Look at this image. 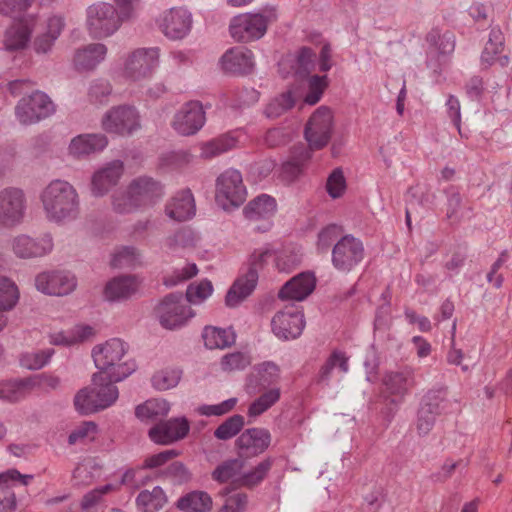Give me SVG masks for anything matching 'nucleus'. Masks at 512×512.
I'll return each instance as SVG.
<instances>
[{"label": "nucleus", "instance_id": "22", "mask_svg": "<svg viewBox=\"0 0 512 512\" xmlns=\"http://www.w3.org/2000/svg\"><path fill=\"white\" fill-rule=\"evenodd\" d=\"M220 64L225 73L248 75L255 67L254 54L246 47H233L222 55Z\"/></svg>", "mask_w": 512, "mask_h": 512}, {"label": "nucleus", "instance_id": "30", "mask_svg": "<svg viewBox=\"0 0 512 512\" xmlns=\"http://www.w3.org/2000/svg\"><path fill=\"white\" fill-rule=\"evenodd\" d=\"M137 287L134 276L115 277L106 284L104 297L110 302L126 300L136 292Z\"/></svg>", "mask_w": 512, "mask_h": 512}, {"label": "nucleus", "instance_id": "14", "mask_svg": "<svg viewBox=\"0 0 512 512\" xmlns=\"http://www.w3.org/2000/svg\"><path fill=\"white\" fill-rule=\"evenodd\" d=\"M272 332L281 340L298 338L305 327L304 315L294 305L286 306L277 312L271 321Z\"/></svg>", "mask_w": 512, "mask_h": 512}, {"label": "nucleus", "instance_id": "17", "mask_svg": "<svg viewBox=\"0 0 512 512\" xmlns=\"http://www.w3.org/2000/svg\"><path fill=\"white\" fill-rule=\"evenodd\" d=\"M205 121L202 104L198 101H190L175 114L172 126L178 134L190 136L196 134L203 127Z\"/></svg>", "mask_w": 512, "mask_h": 512}, {"label": "nucleus", "instance_id": "7", "mask_svg": "<svg viewBox=\"0 0 512 512\" xmlns=\"http://www.w3.org/2000/svg\"><path fill=\"white\" fill-rule=\"evenodd\" d=\"M274 20H276V10L274 9L262 13L239 14L231 19L229 32L237 42L255 41L265 35L268 24Z\"/></svg>", "mask_w": 512, "mask_h": 512}, {"label": "nucleus", "instance_id": "19", "mask_svg": "<svg viewBox=\"0 0 512 512\" xmlns=\"http://www.w3.org/2000/svg\"><path fill=\"white\" fill-rule=\"evenodd\" d=\"M76 285L75 276L65 271L43 272L35 279L37 290L48 295H67L76 288Z\"/></svg>", "mask_w": 512, "mask_h": 512}, {"label": "nucleus", "instance_id": "42", "mask_svg": "<svg viewBox=\"0 0 512 512\" xmlns=\"http://www.w3.org/2000/svg\"><path fill=\"white\" fill-rule=\"evenodd\" d=\"M447 388L429 390L422 398L420 406L428 408L434 415L440 416L447 408Z\"/></svg>", "mask_w": 512, "mask_h": 512}, {"label": "nucleus", "instance_id": "38", "mask_svg": "<svg viewBox=\"0 0 512 512\" xmlns=\"http://www.w3.org/2000/svg\"><path fill=\"white\" fill-rule=\"evenodd\" d=\"M338 366L343 373L349 370L348 358L343 352L333 351L325 363L321 366L316 382L320 385L328 386L333 369Z\"/></svg>", "mask_w": 512, "mask_h": 512}, {"label": "nucleus", "instance_id": "12", "mask_svg": "<svg viewBox=\"0 0 512 512\" xmlns=\"http://www.w3.org/2000/svg\"><path fill=\"white\" fill-rule=\"evenodd\" d=\"M333 132V115L331 110L326 106H321L309 118L304 136L313 150H319L325 147L332 136Z\"/></svg>", "mask_w": 512, "mask_h": 512}, {"label": "nucleus", "instance_id": "34", "mask_svg": "<svg viewBox=\"0 0 512 512\" xmlns=\"http://www.w3.org/2000/svg\"><path fill=\"white\" fill-rule=\"evenodd\" d=\"M204 344L208 349H224L235 342V334L231 329L206 326L202 332Z\"/></svg>", "mask_w": 512, "mask_h": 512}, {"label": "nucleus", "instance_id": "57", "mask_svg": "<svg viewBox=\"0 0 512 512\" xmlns=\"http://www.w3.org/2000/svg\"><path fill=\"white\" fill-rule=\"evenodd\" d=\"M32 479L33 475L21 474L16 469H9L3 473H0V488H10L18 483L26 486Z\"/></svg>", "mask_w": 512, "mask_h": 512}, {"label": "nucleus", "instance_id": "59", "mask_svg": "<svg viewBox=\"0 0 512 512\" xmlns=\"http://www.w3.org/2000/svg\"><path fill=\"white\" fill-rule=\"evenodd\" d=\"M164 475L171 479L175 484H184L191 479V473L186 466L179 461L171 463L165 469Z\"/></svg>", "mask_w": 512, "mask_h": 512}, {"label": "nucleus", "instance_id": "41", "mask_svg": "<svg viewBox=\"0 0 512 512\" xmlns=\"http://www.w3.org/2000/svg\"><path fill=\"white\" fill-rule=\"evenodd\" d=\"M170 404L164 399H151L142 405H138L135 410L136 416L144 420H155L168 414Z\"/></svg>", "mask_w": 512, "mask_h": 512}, {"label": "nucleus", "instance_id": "27", "mask_svg": "<svg viewBox=\"0 0 512 512\" xmlns=\"http://www.w3.org/2000/svg\"><path fill=\"white\" fill-rule=\"evenodd\" d=\"M108 139L104 134H80L71 139L68 152L75 158H83L104 150Z\"/></svg>", "mask_w": 512, "mask_h": 512}, {"label": "nucleus", "instance_id": "1", "mask_svg": "<svg viewBox=\"0 0 512 512\" xmlns=\"http://www.w3.org/2000/svg\"><path fill=\"white\" fill-rule=\"evenodd\" d=\"M40 200L48 221L65 224L75 220L80 212L76 188L68 181L52 180L41 192Z\"/></svg>", "mask_w": 512, "mask_h": 512}, {"label": "nucleus", "instance_id": "52", "mask_svg": "<svg viewBox=\"0 0 512 512\" xmlns=\"http://www.w3.org/2000/svg\"><path fill=\"white\" fill-rule=\"evenodd\" d=\"M213 286L210 281L203 280L198 284H190L184 296L188 304H197L211 295Z\"/></svg>", "mask_w": 512, "mask_h": 512}, {"label": "nucleus", "instance_id": "45", "mask_svg": "<svg viewBox=\"0 0 512 512\" xmlns=\"http://www.w3.org/2000/svg\"><path fill=\"white\" fill-rule=\"evenodd\" d=\"M29 387L30 383L27 380L0 382V399L17 402L25 397Z\"/></svg>", "mask_w": 512, "mask_h": 512}, {"label": "nucleus", "instance_id": "36", "mask_svg": "<svg viewBox=\"0 0 512 512\" xmlns=\"http://www.w3.org/2000/svg\"><path fill=\"white\" fill-rule=\"evenodd\" d=\"M244 461L239 458L229 459L219 464L212 472V479L219 483L228 481L239 484V477L242 475Z\"/></svg>", "mask_w": 512, "mask_h": 512}, {"label": "nucleus", "instance_id": "16", "mask_svg": "<svg viewBox=\"0 0 512 512\" xmlns=\"http://www.w3.org/2000/svg\"><path fill=\"white\" fill-rule=\"evenodd\" d=\"M26 209L22 190L6 188L0 191V227H13L21 223Z\"/></svg>", "mask_w": 512, "mask_h": 512}, {"label": "nucleus", "instance_id": "6", "mask_svg": "<svg viewBox=\"0 0 512 512\" xmlns=\"http://www.w3.org/2000/svg\"><path fill=\"white\" fill-rule=\"evenodd\" d=\"M126 21L118 9L107 2H97L86 10V27L93 38L101 39L114 34Z\"/></svg>", "mask_w": 512, "mask_h": 512}, {"label": "nucleus", "instance_id": "53", "mask_svg": "<svg viewBox=\"0 0 512 512\" xmlns=\"http://www.w3.org/2000/svg\"><path fill=\"white\" fill-rule=\"evenodd\" d=\"M342 234V228L336 224H330L324 227L318 233L317 249L322 253H326L331 245L338 241Z\"/></svg>", "mask_w": 512, "mask_h": 512}, {"label": "nucleus", "instance_id": "50", "mask_svg": "<svg viewBox=\"0 0 512 512\" xmlns=\"http://www.w3.org/2000/svg\"><path fill=\"white\" fill-rule=\"evenodd\" d=\"M19 298L15 283L7 277L0 276V312L12 309Z\"/></svg>", "mask_w": 512, "mask_h": 512}, {"label": "nucleus", "instance_id": "44", "mask_svg": "<svg viewBox=\"0 0 512 512\" xmlns=\"http://www.w3.org/2000/svg\"><path fill=\"white\" fill-rule=\"evenodd\" d=\"M280 395L279 388H272L266 391L250 404L247 412L248 416L253 418L260 416L278 402Z\"/></svg>", "mask_w": 512, "mask_h": 512}, {"label": "nucleus", "instance_id": "35", "mask_svg": "<svg viewBox=\"0 0 512 512\" xmlns=\"http://www.w3.org/2000/svg\"><path fill=\"white\" fill-rule=\"evenodd\" d=\"M32 29L27 23L19 22L6 30L4 46L8 51H16L26 47L30 40Z\"/></svg>", "mask_w": 512, "mask_h": 512}, {"label": "nucleus", "instance_id": "46", "mask_svg": "<svg viewBox=\"0 0 512 512\" xmlns=\"http://www.w3.org/2000/svg\"><path fill=\"white\" fill-rule=\"evenodd\" d=\"M244 425V417L240 414H234L215 429L214 437L223 441L232 439L242 430Z\"/></svg>", "mask_w": 512, "mask_h": 512}, {"label": "nucleus", "instance_id": "10", "mask_svg": "<svg viewBox=\"0 0 512 512\" xmlns=\"http://www.w3.org/2000/svg\"><path fill=\"white\" fill-rule=\"evenodd\" d=\"M55 112L49 96L39 90L22 97L15 107V114L21 124L29 125L45 119Z\"/></svg>", "mask_w": 512, "mask_h": 512}, {"label": "nucleus", "instance_id": "5", "mask_svg": "<svg viewBox=\"0 0 512 512\" xmlns=\"http://www.w3.org/2000/svg\"><path fill=\"white\" fill-rule=\"evenodd\" d=\"M116 380L103 378L97 382L92 376L93 388H83L74 397L76 410L83 415H89L111 406L119 396Z\"/></svg>", "mask_w": 512, "mask_h": 512}, {"label": "nucleus", "instance_id": "40", "mask_svg": "<svg viewBox=\"0 0 512 512\" xmlns=\"http://www.w3.org/2000/svg\"><path fill=\"white\" fill-rule=\"evenodd\" d=\"M504 37L500 29L492 28L489 33V39L481 54V62L486 67L493 65L496 56L503 50Z\"/></svg>", "mask_w": 512, "mask_h": 512}, {"label": "nucleus", "instance_id": "37", "mask_svg": "<svg viewBox=\"0 0 512 512\" xmlns=\"http://www.w3.org/2000/svg\"><path fill=\"white\" fill-rule=\"evenodd\" d=\"M167 502V497L160 486H155L151 491H141L136 504L142 512H157L162 509Z\"/></svg>", "mask_w": 512, "mask_h": 512}, {"label": "nucleus", "instance_id": "25", "mask_svg": "<svg viewBox=\"0 0 512 512\" xmlns=\"http://www.w3.org/2000/svg\"><path fill=\"white\" fill-rule=\"evenodd\" d=\"M316 278L311 272H302L286 282L278 293L282 300L303 301L315 289Z\"/></svg>", "mask_w": 512, "mask_h": 512}, {"label": "nucleus", "instance_id": "2", "mask_svg": "<svg viewBox=\"0 0 512 512\" xmlns=\"http://www.w3.org/2000/svg\"><path fill=\"white\" fill-rule=\"evenodd\" d=\"M128 345L119 338H112L92 349V358L99 370L94 374V381L103 378L122 381L136 370L133 360L121 362L127 353Z\"/></svg>", "mask_w": 512, "mask_h": 512}, {"label": "nucleus", "instance_id": "63", "mask_svg": "<svg viewBox=\"0 0 512 512\" xmlns=\"http://www.w3.org/2000/svg\"><path fill=\"white\" fill-rule=\"evenodd\" d=\"M248 505V496L245 493H236L225 499L218 512H245Z\"/></svg>", "mask_w": 512, "mask_h": 512}, {"label": "nucleus", "instance_id": "28", "mask_svg": "<svg viewBox=\"0 0 512 512\" xmlns=\"http://www.w3.org/2000/svg\"><path fill=\"white\" fill-rule=\"evenodd\" d=\"M166 215L178 222L191 219L196 212L194 197L190 190L178 192L165 207Z\"/></svg>", "mask_w": 512, "mask_h": 512}, {"label": "nucleus", "instance_id": "39", "mask_svg": "<svg viewBox=\"0 0 512 512\" xmlns=\"http://www.w3.org/2000/svg\"><path fill=\"white\" fill-rule=\"evenodd\" d=\"M238 139L233 134H224L201 146V157L210 159L225 153L237 146Z\"/></svg>", "mask_w": 512, "mask_h": 512}, {"label": "nucleus", "instance_id": "60", "mask_svg": "<svg viewBox=\"0 0 512 512\" xmlns=\"http://www.w3.org/2000/svg\"><path fill=\"white\" fill-rule=\"evenodd\" d=\"M437 415H434L428 408L419 407L417 413L416 428L420 436L427 435L433 428Z\"/></svg>", "mask_w": 512, "mask_h": 512}, {"label": "nucleus", "instance_id": "51", "mask_svg": "<svg viewBox=\"0 0 512 512\" xmlns=\"http://www.w3.org/2000/svg\"><path fill=\"white\" fill-rule=\"evenodd\" d=\"M54 354L53 348L32 351L22 354L20 363L29 370H38L44 367Z\"/></svg>", "mask_w": 512, "mask_h": 512}, {"label": "nucleus", "instance_id": "54", "mask_svg": "<svg viewBox=\"0 0 512 512\" xmlns=\"http://www.w3.org/2000/svg\"><path fill=\"white\" fill-rule=\"evenodd\" d=\"M328 85L327 76L313 75L308 82V92L304 98L305 103L309 105L316 104Z\"/></svg>", "mask_w": 512, "mask_h": 512}, {"label": "nucleus", "instance_id": "48", "mask_svg": "<svg viewBox=\"0 0 512 512\" xmlns=\"http://www.w3.org/2000/svg\"><path fill=\"white\" fill-rule=\"evenodd\" d=\"M295 105V99L290 91L284 92L272 99L265 108V115L275 119L290 110Z\"/></svg>", "mask_w": 512, "mask_h": 512}, {"label": "nucleus", "instance_id": "56", "mask_svg": "<svg viewBox=\"0 0 512 512\" xmlns=\"http://www.w3.org/2000/svg\"><path fill=\"white\" fill-rule=\"evenodd\" d=\"M346 189V180L343 171L336 168L329 175L326 182V190L333 199L340 197Z\"/></svg>", "mask_w": 512, "mask_h": 512}, {"label": "nucleus", "instance_id": "9", "mask_svg": "<svg viewBox=\"0 0 512 512\" xmlns=\"http://www.w3.org/2000/svg\"><path fill=\"white\" fill-rule=\"evenodd\" d=\"M216 203L224 210L238 208L246 199V188L238 170L224 171L216 181Z\"/></svg>", "mask_w": 512, "mask_h": 512}, {"label": "nucleus", "instance_id": "64", "mask_svg": "<svg viewBox=\"0 0 512 512\" xmlns=\"http://www.w3.org/2000/svg\"><path fill=\"white\" fill-rule=\"evenodd\" d=\"M112 489L113 485L106 484L86 493L81 501L82 510L88 511L96 506L100 502L102 496L112 491Z\"/></svg>", "mask_w": 512, "mask_h": 512}, {"label": "nucleus", "instance_id": "4", "mask_svg": "<svg viewBox=\"0 0 512 512\" xmlns=\"http://www.w3.org/2000/svg\"><path fill=\"white\" fill-rule=\"evenodd\" d=\"M273 255V251L268 248L255 250L250 255L245 273L236 279L226 294L225 302L228 307L237 306L254 291L259 271L267 265Z\"/></svg>", "mask_w": 512, "mask_h": 512}, {"label": "nucleus", "instance_id": "21", "mask_svg": "<svg viewBox=\"0 0 512 512\" xmlns=\"http://www.w3.org/2000/svg\"><path fill=\"white\" fill-rule=\"evenodd\" d=\"M189 429V422L186 418H173L155 424L149 429L148 435L154 443L168 445L183 439Z\"/></svg>", "mask_w": 512, "mask_h": 512}, {"label": "nucleus", "instance_id": "62", "mask_svg": "<svg viewBox=\"0 0 512 512\" xmlns=\"http://www.w3.org/2000/svg\"><path fill=\"white\" fill-rule=\"evenodd\" d=\"M35 0H0V13L15 16L26 11Z\"/></svg>", "mask_w": 512, "mask_h": 512}, {"label": "nucleus", "instance_id": "24", "mask_svg": "<svg viewBox=\"0 0 512 512\" xmlns=\"http://www.w3.org/2000/svg\"><path fill=\"white\" fill-rule=\"evenodd\" d=\"M271 443V434L265 428H249L236 440L237 448L247 456L262 454Z\"/></svg>", "mask_w": 512, "mask_h": 512}, {"label": "nucleus", "instance_id": "18", "mask_svg": "<svg viewBox=\"0 0 512 512\" xmlns=\"http://www.w3.org/2000/svg\"><path fill=\"white\" fill-rule=\"evenodd\" d=\"M11 247L16 257L31 259L49 254L53 250L54 242L49 233H45L37 238L21 234L13 238Z\"/></svg>", "mask_w": 512, "mask_h": 512}, {"label": "nucleus", "instance_id": "55", "mask_svg": "<svg viewBox=\"0 0 512 512\" xmlns=\"http://www.w3.org/2000/svg\"><path fill=\"white\" fill-rule=\"evenodd\" d=\"M251 363L250 357L243 352L226 354L221 359V367L224 371L243 370Z\"/></svg>", "mask_w": 512, "mask_h": 512}, {"label": "nucleus", "instance_id": "58", "mask_svg": "<svg viewBox=\"0 0 512 512\" xmlns=\"http://www.w3.org/2000/svg\"><path fill=\"white\" fill-rule=\"evenodd\" d=\"M97 426L92 421L82 422L78 427H76L68 437V443L70 445H75L77 443L83 442L87 438H94V434L96 433Z\"/></svg>", "mask_w": 512, "mask_h": 512}, {"label": "nucleus", "instance_id": "33", "mask_svg": "<svg viewBox=\"0 0 512 512\" xmlns=\"http://www.w3.org/2000/svg\"><path fill=\"white\" fill-rule=\"evenodd\" d=\"M212 504V498L207 492L195 490L180 497L177 508L183 512H209Z\"/></svg>", "mask_w": 512, "mask_h": 512}, {"label": "nucleus", "instance_id": "11", "mask_svg": "<svg viewBox=\"0 0 512 512\" xmlns=\"http://www.w3.org/2000/svg\"><path fill=\"white\" fill-rule=\"evenodd\" d=\"M365 250L362 241L351 234L339 238L332 248V265L344 273L352 271L364 259Z\"/></svg>", "mask_w": 512, "mask_h": 512}, {"label": "nucleus", "instance_id": "15", "mask_svg": "<svg viewBox=\"0 0 512 512\" xmlns=\"http://www.w3.org/2000/svg\"><path fill=\"white\" fill-rule=\"evenodd\" d=\"M159 63V48H139L133 51L125 62L124 74L131 80L149 77Z\"/></svg>", "mask_w": 512, "mask_h": 512}, {"label": "nucleus", "instance_id": "13", "mask_svg": "<svg viewBox=\"0 0 512 512\" xmlns=\"http://www.w3.org/2000/svg\"><path fill=\"white\" fill-rule=\"evenodd\" d=\"M140 126L139 113L129 105L112 107L102 118V127L106 132L121 136L132 135Z\"/></svg>", "mask_w": 512, "mask_h": 512}, {"label": "nucleus", "instance_id": "23", "mask_svg": "<svg viewBox=\"0 0 512 512\" xmlns=\"http://www.w3.org/2000/svg\"><path fill=\"white\" fill-rule=\"evenodd\" d=\"M124 166L120 160H114L96 171L91 180V192L95 197L107 194L117 185L123 175Z\"/></svg>", "mask_w": 512, "mask_h": 512}, {"label": "nucleus", "instance_id": "32", "mask_svg": "<svg viewBox=\"0 0 512 512\" xmlns=\"http://www.w3.org/2000/svg\"><path fill=\"white\" fill-rule=\"evenodd\" d=\"M311 158V153L304 147L295 149L289 160L285 161L280 169L282 181L290 184L296 181L303 173L305 163Z\"/></svg>", "mask_w": 512, "mask_h": 512}, {"label": "nucleus", "instance_id": "43", "mask_svg": "<svg viewBox=\"0 0 512 512\" xmlns=\"http://www.w3.org/2000/svg\"><path fill=\"white\" fill-rule=\"evenodd\" d=\"M274 460L270 457L261 461L253 470L239 477V485L252 488L260 484L272 468Z\"/></svg>", "mask_w": 512, "mask_h": 512}, {"label": "nucleus", "instance_id": "31", "mask_svg": "<svg viewBox=\"0 0 512 512\" xmlns=\"http://www.w3.org/2000/svg\"><path fill=\"white\" fill-rule=\"evenodd\" d=\"M276 208V200L273 197L261 194L244 207L243 213L250 221L266 220L275 214Z\"/></svg>", "mask_w": 512, "mask_h": 512}, {"label": "nucleus", "instance_id": "3", "mask_svg": "<svg viewBox=\"0 0 512 512\" xmlns=\"http://www.w3.org/2000/svg\"><path fill=\"white\" fill-rule=\"evenodd\" d=\"M164 194V186L160 181L146 175L139 176L129 183L126 192L113 195V210L119 214H129L155 205Z\"/></svg>", "mask_w": 512, "mask_h": 512}, {"label": "nucleus", "instance_id": "47", "mask_svg": "<svg viewBox=\"0 0 512 512\" xmlns=\"http://www.w3.org/2000/svg\"><path fill=\"white\" fill-rule=\"evenodd\" d=\"M302 261V254L297 248H284L275 257V264L280 272L290 273Z\"/></svg>", "mask_w": 512, "mask_h": 512}, {"label": "nucleus", "instance_id": "26", "mask_svg": "<svg viewBox=\"0 0 512 512\" xmlns=\"http://www.w3.org/2000/svg\"><path fill=\"white\" fill-rule=\"evenodd\" d=\"M416 384L414 370L411 367H404L397 371H390L383 377L385 391L395 396L399 401L409 393Z\"/></svg>", "mask_w": 512, "mask_h": 512}, {"label": "nucleus", "instance_id": "61", "mask_svg": "<svg viewBox=\"0 0 512 512\" xmlns=\"http://www.w3.org/2000/svg\"><path fill=\"white\" fill-rule=\"evenodd\" d=\"M257 370L260 385L264 388L275 383L279 378V368L273 362H264Z\"/></svg>", "mask_w": 512, "mask_h": 512}, {"label": "nucleus", "instance_id": "20", "mask_svg": "<svg viewBox=\"0 0 512 512\" xmlns=\"http://www.w3.org/2000/svg\"><path fill=\"white\" fill-rule=\"evenodd\" d=\"M192 22V14L187 9L171 8L163 14L159 27L169 39L180 40L189 34Z\"/></svg>", "mask_w": 512, "mask_h": 512}, {"label": "nucleus", "instance_id": "49", "mask_svg": "<svg viewBox=\"0 0 512 512\" xmlns=\"http://www.w3.org/2000/svg\"><path fill=\"white\" fill-rule=\"evenodd\" d=\"M181 370L176 368H165L156 372L152 377V385L160 391H165L177 386L181 379Z\"/></svg>", "mask_w": 512, "mask_h": 512}, {"label": "nucleus", "instance_id": "29", "mask_svg": "<svg viewBox=\"0 0 512 512\" xmlns=\"http://www.w3.org/2000/svg\"><path fill=\"white\" fill-rule=\"evenodd\" d=\"M107 48L101 43H92L75 52L73 62L79 71H88L94 69L104 60Z\"/></svg>", "mask_w": 512, "mask_h": 512}, {"label": "nucleus", "instance_id": "8", "mask_svg": "<svg viewBox=\"0 0 512 512\" xmlns=\"http://www.w3.org/2000/svg\"><path fill=\"white\" fill-rule=\"evenodd\" d=\"M155 315L163 328L174 330L184 326L195 314L183 294L173 292L155 307Z\"/></svg>", "mask_w": 512, "mask_h": 512}]
</instances>
